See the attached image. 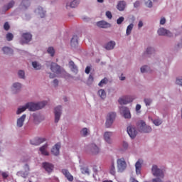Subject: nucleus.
Returning <instances> with one entry per match:
<instances>
[{"mask_svg":"<svg viewBox=\"0 0 182 182\" xmlns=\"http://www.w3.org/2000/svg\"><path fill=\"white\" fill-rule=\"evenodd\" d=\"M47 104L48 102L46 101H43L38 103L27 102L25 106H23L17 109L16 114L19 115L21 113L24 112L26 109H28L30 112H34L36 110L41 109Z\"/></svg>","mask_w":182,"mask_h":182,"instance_id":"nucleus-1","label":"nucleus"},{"mask_svg":"<svg viewBox=\"0 0 182 182\" xmlns=\"http://www.w3.org/2000/svg\"><path fill=\"white\" fill-rule=\"evenodd\" d=\"M151 171L153 176L157 177L153 178L152 182H164L162 179L164 178V173L156 165H153Z\"/></svg>","mask_w":182,"mask_h":182,"instance_id":"nucleus-2","label":"nucleus"},{"mask_svg":"<svg viewBox=\"0 0 182 182\" xmlns=\"http://www.w3.org/2000/svg\"><path fill=\"white\" fill-rule=\"evenodd\" d=\"M138 127L141 133H150L151 132V127L146 126L144 121L138 122Z\"/></svg>","mask_w":182,"mask_h":182,"instance_id":"nucleus-3","label":"nucleus"},{"mask_svg":"<svg viewBox=\"0 0 182 182\" xmlns=\"http://www.w3.org/2000/svg\"><path fill=\"white\" fill-rule=\"evenodd\" d=\"M117 168L118 173H122L126 169V162L124 158L119 159L117 160Z\"/></svg>","mask_w":182,"mask_h":182,"instance_id":"nucleus-4","label":"nucleus"},{"mask_svg":"<svg viewBox=\"0 0 182 182\" xmlns=\"http://www.w3.org/2000/svg\"><path fill=\"white\" fill-rule=\"evenodd\" d=\"M115 117H116V113L114 112L109 113L105 122V126L107 128L111 127L112 123H114V120L115 119Z\"/></svg>","mask_w":182,"mask_h":182,"instance_id":"nucleus-5","label":"nucleus"},{"mask_svg":"<svg viewBox=\"0 0 182 182\" xmlns=\"http://www.w3.org/2000/svg\"><path fill=\"white\" fill-rule=\"evenodd\" d=\"M62 114V107L58 106L55 108V122L58 123Z\"/></svg>","mask_w":182,"mask_h":182,"instance_id":"nucleus-6","label":"nucleus"},{"mask_svg":"<svg viewBox=\"0 0 182 182\" xmlns=\"http://www.w3.org/2000/svg\"><path fill=\"white\" fill-rule=\"evenodd\" d=\"M127 132L128 133L129 137L132 139H134L137 135V132L135 130V127L132 126L127 127Z\"/></svg>","mask_w":182,"mask_h":182,"instance_id":"nucleus-7","label":"nucleus"},{"mask_svg":"<svg viewBox=\"0 0 182 182\" xmlns=\"http://www.w3.org/2000/svg\"><path fill=\"white\" fill-rule=\"evenodd\" d=\"M35 14L37 16H39V18H45V16H46V11H45L41 6H38L35 10Z\"/></svg>","mask_w":182,"mask_h":182,"instance_id":"nucleus-8","label":"nucleus"},{"mask_svg":"<svg viewBox=\"0 0 182 182\" xmlns=\"http://www.w3.org/2000/svg\"><path fill=\"white\" fill-rule=\"evenodd\" d=\"M50 69L51 70V71L53 73H55V74H60L61 73V68H60V66H59L55 63H51V67L50 68Z\"/></svg>","mask_w":182,"mask_h":182,"instance_id":"nucleus-9","label":"nucleus"},{"mask_svg":"<svg viewBox=\"0 0 182 182\" xmlns=\"http://www.w3.org/2000/svg\"><path fill=\"white\" fill-rule=\"evenodd\" d=\"M45 141H46L45 138L36 137V138H34L33 139H31V141H30V143L33 146H39L40 144H41Z\"/></svg>","mask_w":182,"mask_h":182,"instance_id":"nucleus-10","label":"nucleus"},{"mask_svg":"<svg viewBox=\"0 0 182 182\" xmlns=\"http://www.w3.org/2000/svg\"><path fill=\"white\" fill-rule=\"evenodd\" d=\"M158 34L159 36H168L169 38H171V36H173V33H171L168 30H166L165 28H161L158 30Z\"/></svg>","mask_w":182,"mask_h":182,"instance_id":"nucleus-11","label":"nucleus"},{"mask_svg":"<svg viewBox=\"0 0 182 182\" xmlns=\"http://www.w3.org/2000/svg\"><path fill=\"white\" fill-rule=\"evenodd\" d=\"M119 111H121L124 118L126 119L131 118V113H130V111H129V109L127 107H121V108H119Z\"/></svg>","mask_w":182,"mask_h":182,"instance_id":"nucleus-12","label":"nucleus"},{"mask_svg":"<svg viewBox=\"0 0 182 182\" xmlns=\"http://www.w3.org/2000/svg\"><path fill=\"white\" fill-rule=\"evenodd\" d=\"M144 164V161L141 159H139L138 161L135 163V169H136V174L140 175L141 171V166Z\"/></svg>","mask_w":182,"mask_h":182,"instance_id":"nucleus-13","label":"nucleus"},{"mask_svg":"<svg viewBox=\"0 0 182 182\" xmlns=\"http://www.w3.org/2000/svg\"><path fill=\"white\" fill-rule=\"evenodd\" d=\"M22 39L23 40V41L22 42V45L24 43H28L32 40V35L31 34V33H23L22 34Z\"/></svg>","mask_w":182,"mask_h":182,"instance_id":"nucleus-14","label":"nucleus"},{"mask_svg":"<svg viewBox=\"0 0 182 182\" xmlns=\"http://www.w3.org/2000/svg\"><path fill=\"white\" fill-rule=\"evenodd\" d=\"M88 149H90V151L92 152V154H98L99 151H100L99 147L95 144H89Z\"/></svg>","mask_w":182,"mask_h":182,"instance_id":"nucleus-15","label":"nucleus"},{"mask_svg":"<svg viewBox=\"0 0 182 182\" xmlns=\"http://www.w3.org/2000/svg\"><path fill=\"white\" fill-rule=\"evenodd\" d=\"M43 167L45 168L47 173H52L53 170L54 169V166L48 162H43Z\"/></svg>","mask_w":182,"mask_h":182,"instance_id":"nucleus-16","label":"nucleus"},{"mask_svg":"<svg viewBox=\"0 0 182 182\" xmlns=\"http://www.w3.org/2000/svg\"><path fill=\"white\" fill-rule=\"evenodd\" d=\"M133 100L134 99L131 98L130 97H124L119 98L118 102L119 105H127L132 102Z\"/></svg>","mask_w":182,"mask_h":182,"instance_id":"nucleus-17","label":"nucleus"},{"mask_svg":"<svg viewBox=\"0 0 182 182\" xmlns=\"http://www.w3.org/2000/svg\"><path fill=\"white\" fill-rule=\"evenodd\" d=\"M62 173L63 175H65V178H67V180H68L70 182H73V181H74V176H73L70 173V172H69L68 170L67 169H63L62 170Z\"/></svg>","mask_w":182,"mask_h":182,"instance_id":"nucleus-18","label":"nucleus"},{"mask_svg":"<svg viewBox=\"0 0 182 182\" xmlns=\"http://www.w3.org/2000/svg\"><path fill=\"white\" fill-rule=\"evenodd\" d=\"M26 117V114H23L18 119H17V121H16V126H17V127L21 128L23 127V125L24 124V122H25Z\"/></svg>","mask_w":182,"mask_h":182,"instance_id":"nucleus-19","label":"nucleus"},{"mask_svg":"<svg viewBox=\"0 0 182 182\" xmlns=\"http://www.w3.org/2000/svg\"><path fill=\"white\" fill-rule=\"evenodd\" d=\"M112 136V132H105V134L103 135V137L105 138V141L108 144H112V139L111 137Z\"/></svg>","mask_w":182,"mask_h":182,"instance_id":"nucleus-20","label":"nucleus"},{"mask_svg":"<svg viewBox=\"0 0 182 182\" xmlns=\"http://www.w3.org/2000/svg\"><path fill=\"white\" fill-rule=\"evenodd\" d=\"M60 147H61L60 144L57 143L55 145V146H53V148H52V150H51L52 154L55 155V156H58L59 155V149H60Z\"/></svg>","mask_w":182,"mask_h":182,"instance_id":"nucleus-21","label":"nucleus"},{"mask_svg":"<svg viewBox=\"0 0 182 182\" xmlns=\"http://www.w3.org/2000/svg\"><path fill=\"white\" fill-rule=\"evenodd\" d=\"M78 45V38L77 36H73L71 39V46L72 48H75Z\"/></svg>","mask_w":182,"mask_h":182,"instance_id":"nucleus-22","label":"nucleus"},{"mask_svg":"<svg viewBox=\"0 0 182 182\" xmlns=\"http://www.w3.org/2000/svg\"><path fill=\"white\" fill-rule=\"evenodd\" d=\"M117 9L118 11H124V9L126 8V1H121L117 4Z\"/></svg>","mask_w":182,"mask_h":182,"instance_id":"nucleus-23","label":"nucleus"},{"mask_svg":"<svg viewBox=\"0 0 182 182\" xmlns=\"http://www.w3.org/2000/svg\"><path fill=\"white\" fill-rule=\"evenodd\" d=\"M69 65H70V68H71V70L75 73H77V71H78V69H77V67L75 65L74 61H70L69 62Z\"/></svg>","mask_w":182,"mask_h":182,"instance_id":"nucleus-24","label":"nucleus"},{"mask_svg":"<svg viewBox=\"0 0 182 182\" xmlns=\"http://www.w3.org/2000/svg\"><path fill=\"white\" fill-rule=\"evenodd\" d=\"M46 149H48V144H45L43 146L40 147V151H41V154L43 156L49 155V153L46 151Z\"/></svg>","mask_w":182,"mask_h":182,"instance_id":"nucleus-25","label":"nucleus"},{"mask_svg":"<svg viewBox=\"0 0 182 182\" xmlns=\"http://www.w3.org/2000/svg\"><path fill=\"white\" fill-rule=\"evenodd\" d=\"M114 46H115L114 41H110L108 43H107V45L105 46V48L107 50H111L114 49Z\"/></svg>","mask_w":182,"mask_h":182,"instance_id":"nucleus-26","label":"nucleus"},{"mask_svg":"<svg viewBox=\"0 0 182 182\" xmlns=\"http://www.w3.org/2000/svg\"><path fill=\"white\" fill-rule=\"evenodd\" d=\"M96 26L99 28H103V29H106L111 27V24L109 23H97Z\"/></svg>","mask_w":182,"mask_h":182,"instance_id":"nucleus-27","label":"nucleus"},{"mask_svg":"<svg viewBox=\"0 0 182 182\" xmlns=\"http://www.w3.org/2000/svg\"><path fill=\"white\" fill-rule=\"evenodd\" d=\"M77 5H79V0H74L73 1H72L70 5L67 4L66 6L67 8H76V6H77Z\"/></svg>","mask_w":182,"mask_h":182,"instance_id":"nucleus-28","label":"nucleus"},{"mask_svg":"<svg viewBox=\"0 0 182 182\" xmlns=\"http://www.w3.org/2000/svg\"><path fill=\"white\" fill-rule=\"evenodd\" d=\"M2 50L4 53L6 55H9L13 53V50H11V48H9V47H4L2 48Z\"/></svg>","mask_w":182,"mask_h":182,"instance_id":"nucleus-29","label":"nucleus"},{"mask_svg":"<svg viewBox=\"0 0 182 182\" xmlns=\"http://www.w3.org/2000/svg\"><path fill=\"white\" fill-rule=\"evenodd\" d=\"M32 66L34 69H36V70H39L41 69V65L38 64L36 61H33L32 63Z\"/></svg>","mask_w":182,"mask_h":182,"instance_id":"nucleus-30","label":"nucleus"},{"mask_svg":"<svg viewBox=\"0 0 182 182\" xmlns=\"http://www.w3.org/2000/svg\"><path fill=\"white\" fill-rule=\"evenodd\" d=\"M134 28V24L131 23L128 26V27H127V30H126V34L127 36H129L132 33V30Z\"/></svg>","mask_w":182,"mask_h":182,"instance_id":"nucleus-31","label":"nucleus"},{"mask_svg":"<svg viewBox=\"0 0 182 182\" xmlns=\"http://www.w3.org/2000/svg\"><path fill=\"white\" fill-rule=\"evenodd\" d=\"M109 173L114 176L116 173V169L114 162L112 163L111 167L109 168Z\"/></svg>","mask_w":182,"mask_h":182,"instance_id":"nucleus-32","label":"nucleus"},{"mask_svg":"<svg viewBox=\"0 0 182 182\" xmlns=\"http://www.w3.org/2000/svg\"><path fill=\"white\" fill-rule=\"evenodd\" d=\"M14 5H15V1H11L10 3H9L7 6L4 7V10L9 11V9H11V8H12L14 6Z\"/></svg>","mask_w":182,"mask_h":182,"instance_id":"nucleus-33","label":"nucleus"},{"mask_svg":"<svg viewBox=\"0 0 182 182\" xmlns=\"http://www.w3.org/2000/svg\"><path fill=\"white\" fill-rule=\"evenodd\" d=\"M98 95L101 97L102 99H105L106 97V92L105 90H100L98 91Z\"/></svg>","mask_w":182,"mask_h":182,"instance_id":"nucleus-34","label":"nucleus"},{"mask_svg":"<svg viewBox=\"0 0 182 182\" xmlns=\"http://www.w3.org/2000/svg\"><path fill=\"white\" fill-rule=\"evenodd\" d=\"M6 38L7 41H11L14 38V36L11 33H7Z\"/></svg>","mask_w":182,"mask_h":182,"instance_id":"nucleus-35","label":"nucleus"},{"mask_svg":"<svg viewBox=\"0 0 182 182\" xmlns=\"http://www.w3.org/2000/svg\"><path fill=\"white\" fill-rule=\"evenodd\" d=\"M21 5H23V6L25 8H28V6L31 5V2L29 1V0H23L21 2Z\"/></svg>","mask_w":182,"mask_h":182,"instance_id":"nucleus-36","label":"nucleus"},{"mask_svg":"<svg viewBox=\"0 0 182 182\" xmlns=\"http://www.w3.org/2000/svg\"><path fill=\"white\" fill-rule=\"evenodd\" d=\"M152 122L155 124V126H160L161 123H163V121H161L160 119H156L153 120Z\"/></svg>","mask_w":182,"mask_h":182,"instance_id":"nucleus-37","label":"nucleus"},{"mask_svg":"<svg viewBox=\"0 0 182 182\" xmlns=\"http://www.w3.org/2000/svg\"><path fill=\"white\" fill-rule=\"evenodd\" d=\"M47 53H48L50 55H51L52 57L55 55V50L52 47H50L48 49H47Z\"/></svg>","mask_w":182,"mask_h":182,"instance_id":"nucleus-38","label":"nucleus"},{"mask_svg":"<svg viewBox=\"0 0 182 182\" xmlns=\"http://www.w3.org/2000/svg\"><path fill=\"white\" fill-rule=\"evenodd\" d=\"M13 87L16 90H20L21 88V84L19 82L14 83Z\"/></svg>","mask_w":182,"mask_h":182,"instance_id":"nucleus-39","label":"nucleus"},{"mask_svg":"<svg viewBox=\"0 0 182 182\" xmlns=\"http://www.w3.org/2000/svg\"><path fill=\"white\" fill-rule=\"evenodd\" d=\"M154 53V49L153 48H148L146 50V55H151V53Z\"/></svg>","mask_w":182,"mask_h":182,"instance_id":"nucleus-40","label":"nucleus"},{"mask_svg":"<svg viewBox=\"0 0 182 182\" xmlns=\"http://www.w3.org/2000/svg\"><path fill=\"white\" fill-rule=\"evenodd\" d=\"M108 80L107 78H105L103 80H101V82H99V86L102 87V85H105L107 84Z\"/></svg>","mask_w":182,"mask_h":182,"instance_id":"nucleus-41","label":"nucleus"},{"mask_svg":"<svg viewBox=\"0 0 182 182\" xmlns=\"http://www.w3.org/2000/svg\"><path fill=\"white\" fill-rule=\"evenodd\" d=\"M145 5L148 6V8H151L153 6V2L150 0H145Z\"/></svg>","mask_w":182,"mask_h":182,"instance_id":"nucleus-42","label":"nucleus"},{"mask_svg":"<svg viewBox=\"0 0 182 182\" xmlns=\"http://www.w3.org/2000/svg\"><path fill=\"white\" fill-rule=\"evenodd\" d=\"M18 76L21 79H24L25 78V72L23 70H19L18 71Z\"/></svg>","mask_w":182,"mask_h":182,"instance_id":"nucleus-43","label":"nucleus"},{"mask_svg":"<svg viewBox=\"0 0 182 182\" xmlns=\"http://www.w3.org/2000/svg\"><path fill=\"white\" fill-rule=\"evenodd\" d=\"M82 174H87V175H89L90 174V172H89V168H82Z\"/></svg>","mask_w":182,"mask_h":182,"instance_id":"nucleus-44","label":"nucleus"},{"mask_svg":"<svg viewBox=\"0 0 182 182\" xmlns=\"http://www.w3.org/2000/svg\"><path fill=\"white\" fill-rule=\"evenodd\" d=\"M81 134L82 136H87L88 129L86 128L82 129V130L81 131Z\"/></svg>","mask_w":182,"mask_h":182,"instance_id":"nucleus-45","label":"nucleus"},{"mask_svg":"<svg viewBox=\"0 0 182 182\" xmlns=\"http://www.w3.org/2000/svg\"><path fill=\"white\" fill-rule=\"evenodd\" d=\"M144 102L146 104V106H150V105L151 104V100L146 98L144 100Z\"/></svg>","mask_w":182,"mask_h":182,"instance_id":"nucleus-46","label":"nucleus"},{"mask_svg":"<svg viewBox=\"0 0 182 182\" xmlns=\"http://www.w3.org/2000/svg\"><path fill=\"white\" fill-rule=\"evenodd\" d=\"M128 22H134V16H129L127 18Z\"/></svg>","mask_w":182,"mask_h":182,"instance_id":"nucleus-47","label":"nucleus"},{"mask_svg":"<svg viewBox=\"0 0 182 182\" xmlns=\"http://www.w3.org/2000/svg\"><path fill=\"white\" fill-rule=\"evenodd\" d=\"M106 16L107 18H108V19H112V18H113V16L112 15V12H110L109 11L106 12Z\"/></svg>","mask_w":182,"mask_h":182,"instance_id":"nucleus-48","label":"nucleus"},{"mask_svg":"<svg viewBox=\"0 0 182 182\" xmlns=\"http://www.w3.org/2000/svg\"><path fill=\"white\" fill-rule=\"evenodd\" d=\"M124 21V17L121 16L117 20V23H122Z\"/></svg>","mask_w":182,"mask_h":182,"instance_id":"nucleus-49","label":"nucleus"},{"mask_svg":"<svg viewBox=\"0 0 182 182\" xmlns=\"http://www.w3.org/2000/svg\"><path fill=\"white\" fill-rule=\"evenodd\" d=\"M148 67L147 66H143L141 68V73H145L147 71Z\"/></svg>","mask_w":182,"mask_h":182,"instance_id":"nucleus-50","label":"nucleus"},{"mask_svg":"<svg viewBox=\"0 0 182 182\" xmlns=\"http://www.w3.org/2000/svg\"><path fill=\"white\" fill-rule=\"evenodd\" d=\"M11 26H9V23H4V29L6 31H9Z\"/></svg>","mask_w":182,"mask_h":182,"instance_id":"nucleus-51","label":"nucleus"},{"mask_svg":"<svg viewBox=\"0 0 182 182\" xmlns=\"http://www.w3.org/2000/svg\"><path fill=\"white\" fill-rule=\"evenodd\" d=\"M176 84L182 86V78L181 79H176Z\"/></svg>","mask_w":182,"mask_h":182,"instance_id":"nucleus-52","label":"nucleus"},{"mask_svg":"<svg viewBox=\"0 0 182 182\" xmlns=\"http://www.w3.org/2000/svg\"><path fill=\"white\" fill-rule=\"evenodd\" d=\"M1 175H2V178H3L4 179H6V178L9 177L8 173H6V172H3V173H1Z\"/></svg>","mask_w":182,"mask_h":182,"instance_id":"nucleus-53","label":"nucleus"},{"mask_svg":"<svg viewBox=\"0 0 182 182\" xmlns=\"http://www.w3.org/2000/svg\"><path fill=\"white\" fill-rule=\"evenodd\" d=\"M91 68L90 67H86L85 68V73L89 74L90 73Z\"/></svg>","mask_w":182,"mask_h":182,"instance_id":"nucleus-54","label":"nucleus"},{"mask_svg":"<svg viewBox=\"0 0 182 182\" xmlns=\"http://www.w3.org/2000/svg\"><path fill=\"white\" fill-rule=\"evenodd\" d=\"M134 8H138V6H140V1H137L134 4Z\"/></svg>","mask_w":182,"mask_h":182,"instance_id":"nucleus-55","label":"nucleus"},{"mask_svg":"<svg viewBox=\"0 0 182 182\" xmlns=\"http://www.w3.org/2000/svg\"><path fill=\"white\" fill-rule=\"evenodd\" d=\"M94 81V77H92V75H89L88 82H93Z\"/></svg>","mask_w":182,"mask_h":182,"instance_id":"nucleus-56","label":"nucleus"},{"mask_svg":"<svg viewBox=\"0 0 182 182\" xmlns=\"http://www.w3.org/2000/svg\"><path fill=\"white\" fill-rule=\"evenodd\" d=\"M53 86L58 87V80H53Z\"/></svg>","mask_w":182,"mask_h":182,"instance_id":"nucleus-57","label":"nucleus"},{"mask_svg":"<svg viewBox=\"0 0 182 182\" xmlns=\"http://www.w3.org/2000/svg\"><path fill=\"white\" fill-rule=\"evenodd\" d=\"M160 23H166V18L162 17L160 20Z\"/></svg>","mask_w":182,"mask_h":182,"instance_id":"nucleus-58","label":"nucleus"},{"mask_svg":"<svg viewBox=\"0 0 182 182\" xmlns=\"http://www.w3.org/2000/svg\"><path fill=\"white\" fill-rule=\"evenodd\" d=\"M122 146H123V147H124V149H127L128 143L126 141H123Z\"/></svg>","mask_w":182,"mask_h":182,"instance_id":"nucleus-59","label":"nucleus"},{"mask_svg":"<svg viewBox=\"0 0 182 182\" xmlns=\"http://www.w3.org/2000/svg\"><path fill=\"white\" fill-rule=\"evenodd\" d=\"M140 109H141V105H136V111L138 112Z\"/></svg>","mask_w":182,"mask_h":182,"instance_id":"nucleus-60","label":"nucleus"},{"mask_svg":"<svg viewBox=\"0 0 182 182\" xmlns=\"http://www.w3.org/2000/svg\"><path fill=\"white\" fill-rule=\"evenodd\" d=\"M49 77L50 79H54L55 77V74L50 73Z\"/></svg>","mask_w":182,"mask_h":182,"instance_id":"nucleus-61","label":"nucleus"},{"mask_svg":"<svg viewBox=\"0 0 182 182\" xmlns=\"http://www.w3.org/2000/svg\"><path fill=\"white\" fill-rule=\"evenodd\" d=\"M130 182H139V181L136 180L134 178H131Z\"/></svg>","mask_w":182,"mask_h":182,"instance_id":"nucleus-62","label":"nucleus"},{"mask_svg":"<svg viewBox=\"0 0 182 182\" xmlns=\"http://www.w3.org/2000/svg\"><path fill=\"white\" fill-rule=\"evenodd\" d=\"M119 80L121 81H124L125 80V77H119Z\"/></svg>","mask_w":182,"mask_h":182,"instance_id":"nucleus-63","label":"nucleus"},{"mask_svg":"<svg viewBox=\"0 0 182 182\" xmlns=\"http://www.w3.org/2000/svg\"><path fill=\"white\" fill-rule=\"evenodd\" d=\"M138 25H139V28H141V27H143L144 24L143 23H139Z\"/></svg>","mask_w":182,"mask_h":182,"instance_id":"nucleus-64","label":"nucleus"}]
</instances>
